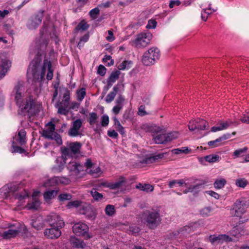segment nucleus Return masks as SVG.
Wrapping results in <instances>:
<instances>
[{"mask_svg": "<svg viewBox=\"0 0 249 249\" xmlns=\"http://www.w3.org/2000/svg\"><path fill=\"white\" fill-rule=\"evenodd\" d=\"M13 93L15 95L16 104L18 107V115L27 116L29 119L36 115V103L30 97L24 98V88L22 84L18 83L16 85Z\"/></svg>", "mask_w": 249, "mask_h": 249, "instance_id": "nucleus-1", "label": "nucleus"}, {"mask_svg": "<svg viewBox=\"0 0 249 249\" xmlns=\"http://www.w3.org/2000/svg\"><path fill=\"white\" fill-rule=\"evenodd\" d=\"M42 59L40 56H36L29 65V69L31 70L34 80L35 82H41L45 80V67L44 62L41 65Z\"/></svg>", "mask_w": 249, "mask_h": 249, "instance_id": "nucleus-2", "label": "nucleus"}, {"mask_svg": "<svg viewBox=\"0 0 249 249\" xmlns=\"http://www.w3.org/2000/svg\"><path fill=\"white\" fill-rule=\"evenodd\" d=\"M146 224L151 229H154L160 223L161 219L158 211L151 210L146 211L143 214Z\"/></svg>", "mask_w": 249, "mask_h": 249, "instance_id": "nucleus-3", "label": "nucleus"}, {"mask_svg": "<svg viewBox=\"0 0 249 249\" xmlns=\"http://www.w3.org/2000/svg\"><path fill=\"white\" fill-rule=\"evenodd\" d=\"M160 50L157 47H152L144 53L142 62L145 66H151L160 59Z\"/></svg>", "mask_w": 249, "mask_h": 249, "instance_id": "nucleus-4", "label": "nucleus"}, {"mask_svg": "<svg viewBox=\"0 0 249 249\" xmlns=\"http://www.w3.org/2000/svg\"><path fill=\"white\" fill-rule=\"evenodd\" d=\"M44 12V10H39L28 19L26 26L29 30H35L41 24Z\"/></svg>", "mask_w": 249, "mask_h": 249, "instance_id": "nucleus-5", "label": "nucleus"}, {"mask_svg": "<svg viewBox=\"0 0 249 249\" xmlns=\"http://www.w3.org/2000/svg\"><path fill=\"white\" fill-rule=\"evenodd\" d=\"M151 38L152 35L150 33H142L137 36L133 43L136 48H143L150 43Z\"/></svg>", "mask_w": 249, "mask_h": 249, "instance_id": "nucleus-6", "label": "nucleus"}, {"mask_svg": "<svg viewBox=\"0 0 249 249\" xmlns=\"http://www.w3.org/2000/svg\"><path fill=\"white\" fill-rule=\"evenodd\" d=\"M46 221L50 227L62 229L65 226V222L62 217L56 213H51L48 215Z\"/></svg>", "mask_w": 249, "mask_h": 249, "instance_id": "nucleus-7", "label": "nucleus"}, {"mask_svg": "<svg viewBox=\"0 0 249 249\" xmlns=\"http://www.w3.org/2000/svg\"><path fill=\"white\" fill-rule=\"evenodd\" d=\"M82 144L80 142H70L68 147H62L61 153L64 155H73L79 153L81 148Z\"/></svg>", "mask_w": 249, "mask_h": 249, "instance_id": "nucleus-8", "label": "nucleus"}, {"mask_svg": "<svg viewBox=\"0 0 249 249\" xmlns=\"http://www.w3.org/2000/svg\"><path fill=\"white\" fill-rule=\"evenodd\" d=\"M188 128L191 131L203 130L209 127L208 123L205 120L197 118L190 121L188 124Z\"/></svg>", "mask_w": 249, "mask_h": 249, "instance_id": "nucleus-9", "label": "nucleus"}, {"mask_svg": "<svg viewBox=\"0 0 249 249\" xmlns=\"http://www.w3.org/2000/svg\"><path fill=\"white\" fill-rule=\"evenodd\" d=\"M249 203L244 198L239 199L234 204L233 209L234 210V216L240 217L244 213L248 208Z\"/></svg>", "mask_w": 249, "mask_h": 249, "instance_id": "nucleus-10", "label": "nucleus"}, {"mask_svg": "<svg viewBox=\"0 0 249 249\" xmlns=\"http://www.w3.org/2000/svg\"><path fill=\"white\" fill-rule=\"evenodd\" d=\"M73 232L77 236H84L87 239L90 238L88 234L89 227L83 222H78L73 225L72 227Z\"/></svg>", "mask_w": 249, "mask_h": 249, "instance_id": "nucleus-11", "label": "nucleus"}, {"mask_svg": "<svg viewBox=\"0 0 249 249\" xmlns=\"http://www.w3.org/2000/svg\"><path fill=\"white\" fill-rule=\"evenodd\" d=\"M219 126H213L211 127L210 132H216L217 131H221L227 129L231 125L233 124L235 126H237L239 123L237 122H233L231 121L230 119L224 122L222 120L218 121Z\"/></svg>", "mask_w": 249, "mask_h": 249, "instance_id": "nucleus-12", "label": "nucleus"}, {"mask_svg": "<svg viewBox=\"0 0 249 249\" xmlns=\"http://www.w3.org/2000/svg\"><path fill=\"white\" fill-rule=\"evenodd\" d=\"M61 229L50 227L44 230V235L48 239H56L61 235Z\"/></svg>", "mask_w": 249, "mask_h": 249, "instance_id": "nucleus-13", "label": "nucleus"}, {"mask_svg": "<svg viewBox=\"0 0 249 249\" xmlns=\"http://www.w3.org/2000/svg\"><path fill=\"white\" fill-rule=\"evenodd\" d=\"M82 125V122L81 119H77L73 121L72 125L68 131V134L69 136L75 137L80 135L79 130Z\"/></svg>", "mask_w": 249, "mask_h": 249, "instance_id": "nucleus-14", "label": "nucleus"}, {"mask_svg": "<svg viewBox=\"0 0 249 249\" xmlns=\"http://www.w3.org/2000/svg\"><path fill=\"white\" fill-rule=\"evenodd\" d=\"M164 153H159L154 156L146 157L141 161V163L145 164L152 163L159 159H162L164 157Z\"/></svg>", "mask_w": 249, "mask_h": 249, "instance_id": "nucleus-15", "label": "nucleus"}, {"mask_svg": "<svg viewBox=\"0 0 249 249\" xmlns=\"http://www.w3.org/2000/svg\"><path fill=\"white\" fill-rule=\"evenodd\" d=\"M11 66V62L7 60H2L0 65V80L3 78Z\"/></svg>", "mask_w": 249, "mask_h": 249, "instance_id": "nucleus-16", "label": "nucleus"}, {"mask_svg": "<svg viewBox=\"0 0 249 249\" xmlns=\"http://www.w3.org/2000/svg\"><path fill=\"white\" fill-rule=\"evenodd\" d=\"M82 167L81 165L75 161H70L67 166V169L70 172H73L76 174H78L80 173Z\"/></svg>", "mask_w": 249, "mask_h": 249, "instance_id": "nucleus-17", "label": "nucleus"}, {"mask_svg": "<svg viewBox=\"0 0 249 249\" xmlns=\"http://www.w3.org/2000/svg\"><path fill=\"white\" fill-rule=\"evenodd\" d=\"M206 181L201 180L198 183H196L195 185H190L192 189V193L195 194H198L199 192L204 189V185Z\"/></svg>", "mask_w": 249, "mask_h": 249, "instance_id": "nucleus-18", "label": "nucleus"}, {"mask_svg": "<svg viewBox=\"0 0 249 249\" xmlns=\"http://www.w3.org/2000/svg\"><path fill=\"white\" fill-rule=\"evenodd\" d=\"M44 65L45 67V71L46 69H48V72L46 75V78L48 80H51L53 77V70L52 69V65L51 62L48 59H44Z\"/></svg>", "mask_w": 249, "mask_h": 249, "instance_id": "nucleus-19", "label": "nucleus"}, {"mask_svg": "<svg viewBox=\"0 0 249 249\" xmlns=\"http://www.w3.org/2000/svg\"><path fill=\"white\" fill-rule=\"evenodd\" d=\"M232 232L233 233V235L237 237L248 234L247 232L245 231L244 226L241 225L235 226L233 228Z\"/></svg>", "mask_w": 249, "mask_h": 249, "instance_id": "nucleus-20", "label": "nucleus"}, {"mask_svg": "<svg viewBox=\"0 0 249 249\" xmlns=\"http://www.w3.org/2000/svg\"><path fill=\"white\" fill-rule=\"evenodd\" d=\"M70 242L71 246L76 248L84 249L86 246V244L83 241L74 237L71 238Z\"/></svg>", "mask_w": 249, "mask_h": 249, "instance_id": "nucleus-21", "label": "nucleus"}, {"mask_svg": "<svg viewBox=\"0 0 249 249\" xmlns=\"http://www.w3.org/2000/svg\"><path fill=\"white\" fill-rule=\"evenodd\" d=\"M26 135V131L24 129H21L18 131L16 140L19 145H23L25 143Z\"/></svg>", "mask_w": 249, "mask_h": 249, "instance_id": "nucleus-22", "label": "nucleus"}, {"mask_svg": "<svg viewBox=\"0 0 249 249\" xmlns=\"http://www.w3.org/2000/svg\"><path fill=\"white\" fill-rule=\"evenodd\" d=\"M19 232L18 230L10 229L5 231L3 234L4 239H9L15 237Z\"/></svg>", "mask_w": 249, "mask_h": 249, "instance_id": "nucleus-23", "label": "nucleus"}, {"mask_svg": "<svg viewBox=\"0 0 249 249\" xmlns=\"http://www.w3.org/2000/svg\"><path fill=\"white\" fill-rule=\"evenodd\" d=\"M136 188L146 192H152L154 190V187L152 185L149 184H142L141 183L138 184L136 186Z\"/></svg>", "mask_w": 249, "mask_h": 249, "instance_id": "nucleus-24", "label": "nucleus"}, {"mask_svg": "<svg viewBox=\"0 0 249 249\" xmlns=\"http://www.w3.org/2000/svg\"><path fill=\"white\" fill-rule=\"evenodd\" d=\"M178 185L179 186H182L184 185L187 187V183H185L184 179H174L170 181L168 183V186L169 188H173Z\"/></svg>", "mask_w": 249, "mask_h": 249, "instance_id": "nucleus-25", "label": "nucleus"}, {"mask_svg": "<svg viewBox=\"0 0 249 249\" xmlns=\"http://www.w3.org/2000/svg\"><path fill=\"white\" fill-rule=\"evenodd\" d=\"M125 181V179L124 177H121L118 181L110 183L109 185H108V187L111 189H118L123 185V183H124Z\"/></svg>", "mask_w": 249, "mask_h": 249, "instance_id": "nucleus-26", "label": "nucleus"}, {"mask_svg": "<svg viewBox=\"0 0 249 249\" xmlns=\"http://www.w3.org/2000/svg\"><path fill=\"white\" fill-rule=\"evenodd\" d=\"M125 181V179L124 177H121L118 181L110 183L109 185H108V187L111 189H118L123 185V183H124Z\"/></svg>", "mask_w": 249, "mask_h": 249, "instance_id": "nucleus-27", "label": "nucleus"}, {"mask_svg": "<svg viewBox=\"0 0 249 249\" xmlns=\"http://www.w3.org/2000/svg\"><path fill=\"white\" fill-rule=\"evenodd\" d=\"M119 88L117 86H114L113 88V91L109 92L106 98V102L111 103L114 99L116 94L118 91Z\"/></svg>", "mask_w": 249, "mask_h": 249, "instance_id": "nucleus-28", "label": "nucleus"}, {"mask_svg": "<svg viewBox=\"0 0 249 249\" xmlns=\"http://www.w3.org/2000/svg\"><path fill=\"white\" fill-rule=\"evenodd\" d=\"M57 193L58 191L55 190L47 191L44 192L43 196L45 200H49L56 196Z\"/></svg>", "mask_w": 249, "mask_h": 249, "instance_id": "nucleus-29", "label": "nucleus"}, {"mask_svg": "<svg viewBox=\"0 0 249 249\" xmlns=\"http://www.w3.org/2000/svg\"><path fill=\"white\" fill-rule=\"evenodd\" d=\"M112 120L114 121V124L115 125L117 131H119L121 134H124L125 133L124 129V127L121 125V123L116 118V117L115 116L113 117Z\"/></svg>", "mask_w": 249, "mask_h": 249, "instance_id": "nucleus-30", "label": "nucleus"}, {"mask_svg": "<svg viewBox=\"0 0 249 249\" xmlns=\"http://www.w3.org/2000/svg\"><path fill=\"white\" fill-rule=\"evenodd\" d=\"M98 119L97 113L92 112L89 113L88 121L90 125H93L98 122Z\"/></svg>", "mask_w": 249, "mask_h": 249, "instance_id": "nucleus-31", "label": "nucleus"}, {"mask_svg": "<svg viewBox=\"0 0 249 249\" xmlns=\"http://www.w3.org/2000/svg\"><path fill=\"white\" fill-rule=\"evenodd\" d=\"M89 27V24L84 20H82L78 24L77 26L75 28L74 30L75 32H78L80 30L84 31L87 30Z\"/></svg>", "mask_w": 249, "mask_h": 249, "instance_id": "nucleus-32", "label": "nucleus"}, {"mask_svg": "<svg viewBox=\"0 0 249 249\" xmlns=\"http://www.w3.org/2000/svg\"><path fill=\"white\" fill-rule=\"evenodd\" d=\"M58 178L57 177H54L43 183V186L45 187H48L50 186H55L58 184L57 181Z\"/></svg>", "mask_w": 249, "mask_h": 249, "instance_id": "nucleus-33", "label": "nucleus"}, {"mask_svg": "<svg viewBox=\"0 0 249 249\" xmlns=\"http://www.w3.org/2000/svg\"><path fill=\"white\" fill-rule=\"evenodd\" d=\"M40 203L37 198H34L33 201L27 204V207L29 210H37Z\"/></svg>", "mask_w": 249, "mask_h": 249, "instance_id": "nucleus-34", "label": "nucleus"}, {"mask_svg": "<svg viewBox=\"0 0 249 249\" xmlns=\"http://www.w3.org/2000/svg\"><path fill=\"white\" fill-rule=\"evenodd\" d=\"M166 139L165 134H160L155 137L154 141L156 143L161 144L167 142Z\"/></svg>", "mask_w": 249, "mask_h": 249, "instance_id": "nucleus-35", "label": "nucleus"}, {"mask_svg": "<svg viewBox=\"0 0 249 249\" xmlns=\"http://www.w3.org/2000/svg\"><path fill=\"white\" fill-rule=\"evenodd\" d=\"M90 194L95 201H98L104 198L102 194L98 192L96 189H92L90 191Z\"/></svg>", "mask_w": 249, "mask_h": 249, "instance_id": "nucleus-36", "label": "nucleus"}, {"mask_svg": "<svg viewBox=\"0 0 249 249\" xmlns=\"http://www.w3.org/2000/svg\"><path fill=\"white\" fill-rule=\"evenodd\" d=\"M209 240L212 244H219L222 242L221 235L218 236L214 234L210 235L209 237Z\"/></svg>", "mask_w": 249, "mask_h": 249, "instance_id": "nucleus-37", "label": "nucleus"}, {"mask_svg": "<svg viewBox=\"0 0 249 249\" xmlns=\"http://www.w3.org/2000/svg\"><path fill=\"white\" fill-rule=\"evenodd\" d=\"M120 74L121 72L118 70L113 71L111 73L107 79L112 82L115 83L119 79Z\"/></svg>", "mask_w": 249, "mask_h": 249, "instance_id": "nucleus-38", "label": "nucleus"}, {"mask_svg": "<svg viewBox=\"0 0 249 249\" xmlns=\"http://www.w3.org/2000/svg\"><path fill=\"white\" fill-rule=\"evenodd\" d=\"M206 161L210 163L218 161L220 159L219 156L217 155H209L204 157Z\"/></svg>", "mask_w": 249, "mask_h": 249, "instance_id": "nucleus-39", "label": "nucleus"}, {"mask_svg": "<svg viewBox=\"0 0 249 249\" xmlns=\"http://www.w3.org/2000/svg\"><path fill=\"white\" fill-rule=\"evenodd\" d=\"M105 212L106 215L111 216L115 213V209L114 206L112 205L108 204L106 206Z\"/></svg>", "mask_w": 249, "mask_h": 249, "instance_id": "nucleus-40", "label": "nucleus"}, {"mask_svg": "<svg viewBox=\"0 0 249 249\" xmlns=\"http://www.w3.org/2000/svg\"><path fill=\"white\" fill-rule=\"evenodd\" d=\"M226 182L227 181L224 178L217 179L215 181L213 186L216 189H221L224 187Z\"/></svg>", "mask_w": 249, "mask_h": 249, "instance_id": "nucleus-41", "label": "nucleus"}, {"mask_svg": "<svg viewBox=\"0 0 249 249\" xmlns=\"http://www.w3.org/2000/svg\"><path fill=\"white\" fill-rule=\"evenodd\" d=\"M212 212V209L211 207H204L199 211L200 215L203 217H208L210 216Z\"/></svg>", "mask_w": 249, "mask_h": 249, "instance_id": "nucleus-42", "label": "nucleus"}, {"mask_svg": "<svg viewBox=\"0 0 249 249\" xmlns=\"http://www.w3.org/2000/svg\"><path fill=\"white\" fill-rule=\"evenodd\" d=\"M248 149L247 147L237 149L234 151L233 155L236 158L243 156L247 152Z\"/></svg>", "mask_w": 249, "mask_h": 249, "instance_id": "nucleus-43", "label": "nucleus"}, {"mask_svg": "<svg viewBox=\"0 0 249 249\" xmlns=\"http://www.w3.org/2000/svg\"><path fill=\"white\" fill-rule=\"evenodd\" d=\"M77 98L78 101H82L86 95V89L82 88L76 91Z\"/></svg>", "mask_w": 249, "mask_h": 249, "instance_id": "nucleus-44", "label": "nucleus"}, {"mask_svg": "<svg viewBox=\"0 0 249 249\" xmlns=\"http://www.w3.org/2000/svg\"><path fill=\"white\" fill-rule=\"evenodd\" d=\"M28 193L25 190H23L21 192L17 193L15 195L16 198L19 201H22L25 198L28 197Z\"/></svg>", "mask_w": 249, "mask_h": 249, "instance_id": "nucleus-45", "label": "nucleus"}, {"mask_svg": "<svg viewBox=\"0 0 249 249\" xmlns=\"http://www.w3.org/2000/svg\"><path fill=\"white\" fill-rule=\"evenodd\" d=\"M50 140H54L58 145H61L63 142L61 136L57 132L53 133Z\"/></svg>", "mask_w": 249, "mask_h": 249, "instance_id": "nucleus-46", "label": "nucleus"}, {"mask_svg": "<svg viewBox=\"0 0 249 249\" xmlns=\"http://www.w3.org/2000/svg\"><path fill=\"white\" fill-rule=\"evenodd\" d=\"M100 10L98 7H96L95 8L91 10L89 12V15L90 18L93 19H96L98 15L99 14Z\"/></svg>", "mask_w": 249, "mask_h": 249, "instance_id": "nucleus-47", "label": "nucleus"}, {"mask_svg": "<svg viewBox=\"0 0 249 249\" xmlns=\"http://www.w3.org/2000/svg\"><path fill=\"white\" fill-rule=\"evenodd\" d=\"M4 188L8 189L9 191L8 193L16 192L18 190V187L15 183H9L7 184L6 186H4Z\"/></svg>", "mask_w": 249, "mask_h": 249, "instance_id": "nucleus-48", "label": "nucleus"}, {"mask_svg": "<svg viewBox=\"0 0 249 249\" xmlns=\"http://www.w3.org/2000/svg\"><path fill=\"white\" fill-rule=\"evenodd\" d=\"M208 144L210 147L212 148L216 147L221 145V141L218 138L214 141H209L208 142Z\"/></svg>", "mask_w": 249, "mask_h": 249, "instance_id": "nucleus-49", "label": "nucleus"}, {"mask_svg": "<svg viewBox=\"0 0 249 249\" xmlns=\"http://www.w3.org/2000/svg\"><path fill=\"white\" fill-rule=\"evenodd\" d=\"M58 179H57L58 181V184H63L64 185H67L69 184L71 180L70 179L66 177H57Z\"/></svg>", "mask_w": 249, "mask_h": 249, "instance_id": "nucleus-50", "label": "nucleus"}, {"mask_svg": "<svg viewBox=\"0 0 249 249\" xmlns=\"http://www.w3.org/2000/svg\"><path fill=\"white\" fill-rule=\"evenodd\" d=\"M15 142H13L12 143V147L14 152L19 153L20 154H23L25 152V150L24 148L20 146L15 145Z\"/></svg>", "mask_w": 249, "mask_h": 249, "instance_id": "nucleus-51", "label": "nucleus"}, {"mask_svg": "<svg viewBox=\"0 0 249 249\" xmlns=\"http://www.w3.org/2000/svg\"><path fill=\"white\" fill-rule=\"evenodd\" d=\"M109 122V117L107 115H103L101 117V125L106 127L108 125Z\"/></svg>", "mask_w": 249, "mask_h": 249, "instance_id": "nucleus-52", "label": "nucleus"}, {"mask_svg": "<svg viewBox=\"0 0 249 249\" xmlns=\"http://www.w3.org/2000/svg\"><path fill=\"white\" fill-rule=\"evenodd\" d=\"M32 226L35 229L39 230L44 228V224L43 222L36 220L33 222Z\"/></svg>", "mask_w": 249, "mask_h": 249, "instance_id": "nucleus-53", "label": "nucleus"}, {"mask_svg": "<svg viewBox=\"0 0 249 249\" xmlns=\"http://www.w3.org/2000/svg\"><path fill=\"white\" fill-rule=\"evenodd\" d=\"M72 198V196L69 194H62L58 196V199L60 201H63L67 200H70Z\"/></svg>", "mask_w": 249, "mask_h": 249, "instance_id": "nucleus-54", "label": "nucleus"}, {"mask_svg": "<svg viewBox=\"0 0 249 249\" xmlns=\"http://www.w3.org/2000/svg\"><path fill=\"white\" fill-rule=\"evenodd\" d=\"M63 100L67 103L68 102H70V91L68 89L66 88L65 89V91L63 93Z\"/></svg>", "mask_w": 249, "mask_h": 249, "instance_id": "nucleus-55", "label": "nucleus"}, {"mask_svg": "<svg viewBox=\"0 0 249 249\" xmlns=\"http://www.w3.org/2000/svg\"><path fill=\"white\" fill-rule=\"evenodd\" d=\"M247 184V181L244 178L237 179L236 181V185L240 187L244 188Z\"/></svg>", "mask_w": 249, "mask_h": 249, "instance_id": "nucleus-56", "label": "nucleus"}, {"mask_svg": "<svg viewBox=\"0 0 249 249\" xmlns=\"http://www.w3.org/2000/svg\"><path fill=\"white\" fill-rule=\"evenodd\" d=\"M166 137L167 139V141L170 142L173 140V139H175L178 137V133L175 132H170L168 134H165Z\"/></svg>", "mask_w": 249, "mask_h": 249, "instance_id": "nucleus-57", "label": "nucleus"}, {"mask_svg": "<svg viewBox=\"0 0 249 249\" xmlns=\"http://www.w3.org/2000/svg\"><path fill=\"white\" fill-rule=\"evenodd\" d=\"M157 22L155 20L150 19L146 26L147 29H154L156 27Z\"/></svg>", "mask_w": 249, "mask_h": 249, "instance_id": "nucleus-58", "label": "nucleus"}, {"mask_svg": "<svg viewBox=\"0 0 249 249\" xmlns=\"http://www.w3.org/2000/svg\"><path fill=\"white\" fill-rule=\"evenodd\" d=\"M107 69L105 66L102 65H100L98 67L97 73L100 75L103 76H104L106 73Z\"/></svg>", "mask_w": 249, "mask_h": 249, "instance_id": "nucleus-59", "label": "nucleus"}, {"mask_svg": "<svg viewBox=\"0 0 249 249\" xmlns=\"http://www.w3.org/2000/svg\"><path fill=\"white\" fill-rule=\"evenodd\" d=\"M81 203H82V202L80 200H75V201H71V202H69V203L68 204V206L69 208L72 207L77 208L81 205Z\"/></svg>", "mask_w": 249, "mask_h": 249, "instance_id": "nucleus-60", "label": "nucleus"}, {"mask_svg": "<svg viewBox=\"0 0 249 249\" xmlns=\"http://www.w3.org/2000/svg\"><path fill=\"white\" fill-rule=\"evenodd\" d=\"M56 107H58V113L62 115H66L68 113V110L65 108V107H61L60 106H57V105L55 106Z\"/></svg>", "mask_w": 249, "mask_h": 249, "instance_id": "nucleus-61", "label": "nucleus"}, {"mask_svg": "<svg viewBox=\"0 0 249 249\" xmlns=\"http://www.w3.org/2000/svg\"><path fill=\"white\" fill-rule=\"evenodd\" d=\"M240 121L247 124H249V111L244 114L240 118Z\"/></svg>", "mask_w": 249, "mask_h": 249, "instance_id": "nucleus-62", "label": "nucleus"}, {"mask_svg": "<svg viewBox=\"0 0 249 249\" xmlns=\"http://www.w3.org/2000/svg\"><path fill=\"white\" fill-rule=\"evenodd\" d=\"M53 133L52 132L50 131L49 130H44L43 131L42 135L44 138L50 140L51 138H52V136Z\"/></svg>", "mask_w": 249, "mask_h": 249, "instance_id": "nucleus-63", "label": "nucleus"}, {"mask_svg": "<svg viewBox=\"0 0 249 249\" xmlns=\"http://www.w3.org/2000/svg\"><path fill=\"white\" fill-rule=\"evenodd\" d=\"M107 135L112 138L116 139L118 137V134L114 130H108Z\"/></svg>", "mask_w": 249, "mask_h": 249, "instance_id": "nucleus-64", "label": "nucleus"}]
</instances>
